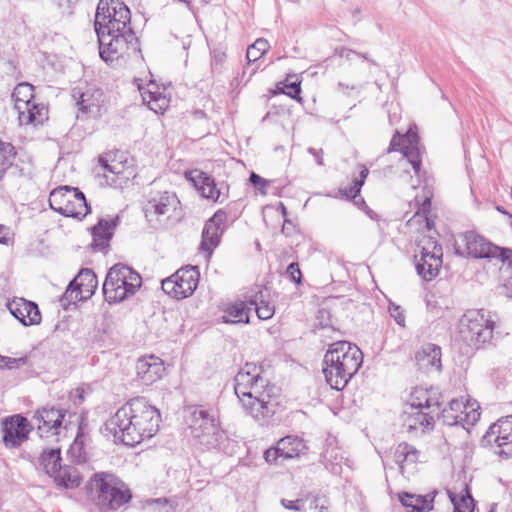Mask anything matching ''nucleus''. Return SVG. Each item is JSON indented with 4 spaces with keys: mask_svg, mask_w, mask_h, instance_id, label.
<instances>
[{
    "mask_svg": "<svg viewBox=\"0 0 512 512\" xmlns=\"http://www.w3.org/2000/svg\"><path fill=\"white\" fill-rule=\"evenodd\" d=\"M116 155L107 153L99 157V166L102 172L98 171L97 175H102L105 182L109 186H120L129 179L126 167L122 160H116Z\"/></svg>",
    "mask_w": 512,
    "mask_h": 512,
    "instance_id": "18",
    "label": "nucleus"
},
{
    "mask_svg": "<svg viewBox=\"0 0 512 512\" xmlns=\"http://www.w3.org/2000/svg\"><path fill=\"white\" fill-rule=\"evenodd\" d=\"M33 85L19 83L13 91L14 109L17 111L20 125H39L48 118V110L35 101Z\"/></svg>",
    "mask_w": 512,
    "mask_h": 512,
    "instance_id": "10",
    "label": "nucleus"
},
{
    "mask_svg": "<svg viewBox=\"0 0 512 512\" xmlns=\"http://www.w3.org/2000/svg\"><path fill=\"white\" fill-rule=\"evenodd\" d=\"M16 156L15 148L12 144L0 141V180L9 167L12 166Z\"/></svg>",
    "mask_w": 512,
    "mask_h": 512,
    "instance_id": "43",
    "label": "nucleus"
},
{
    "mask_svg": "<svg viewBox=\"0 0 512 512\" xmlns=\"http://www.w3.org/2000/svg\"><path fill=\"white\" fill-rule=\"evenodd\" d=\"M159 410L144 398H134L120 407L104 424L102 432L115 443L135 446L150 439L159 430Z\"/></svg>",
    "mask_w": 512,
    "mask_h": 512,
    "instance_id": "1",
    "label": "nucleus"
},
{
    "mask_svg": "<svg viewBox=\"0 0 512 512\" xmlns=\"http://www.w3.org/2000/svg\"><path fill=\"white\" fill-rule=\"evenodd\" d=\"M415 360L418 368L425 373H429L431 371H440L441 349L435 344H425L416 353Z\"/></svg>",
    "mask_w": 512,
    "mask_h": 512,
    "instance_id": "29",
    "label": "nucleus"
},
{
    "mask_svg": "<svg viewBox=\"0 0 512 512\" xmlns=\"http://www.w3.org/2000/svg\"><path fill=\"white\" fill-rule=\"evenodd\" d=\"M57 486L74 489L81 484L82 477L79 471L72 466H59L58 471L51 476Z\"/></svg>",
    "mask_w": 512,
    "mask_h": 512,
    "instance_id": "37",
    "label": "nucleus"
},
{
    "mask_svg": "<svg viewBox=\"0 0 512 512\" xmlns=\"http://www.w3.org/2000/svg\"><path fill=\"white\" fill-rule=\"evenodd\" d=\"M39 465L44 470V472L50 477L58 471L59 466L61 465V457H60V449L59 448H50L45 449L40 458Z\"/></svg>",
    "mask_w": 512,
    "mask_h": 512,
    "instance_id": "41",
    "label": "nucleus"
},
{
    "mask_svg": "<svg viewBox=\"0 0 512 512\" xmlns=\"http://www.w3.org/2000/svg\"><path fill=\"white\" fill-rule=\"evenodd\" d=\"M287 276L292 280L293 282L299 284L301 282V271L299 268V265L297 263H291L288 265L286 270Z\"/></svg>",
    "mask_w": 512,
    "mask_h": 512,
    "instance_id": "53",
    "label": "nucleus"
},
{
    "mask_svg": "<svg viewBox=\"0 0 512 512\" xmlns=\"http://www.w3.org/2000/svg\"><path fill=\"white\" fill-rule=\"evenodd\" d=\"M118 217L106 216L101 218L93 227V246L104 249L111 240L114 229L118 225Z\"/></svg>",
    "mask_w": 512,
    "mask_h": 512,
    "instance_id": "32",
    "label": "nucleus"
},
{
    "mask_svg": "<svg viewBox=\"0 0 512 512\" xmlns=\"http://www.w3.org/2000/svg\"><path fill=\"white\" fill-rule=\"evenodd\" d=\"M509 296L512 297V292H511V294Z\"/></svg>",
    "mask_w": 512,
    "mask_h": 512,
    "instance_id": "63",
    "label": "nucleus"
},
{
    "mask_svg": "<svg viewBox=\"0 0 512 512\" xmlns=\"http://www.w3.org/2000/svg\"><path fill=\"white\" fill-rule=\"evenodd\" d=\"M325 502L324 497L307 495L302 505V512H328Z\"/></svg>",
    "mask_w": 512,
    "mask_h": 512,
    "instance_id": "46",
    "label": "nucleus"
},
{
    "mask_svg": "<svg viewBox=\"0 0 512 512\" xmlns=\"http://www.w3.org/2000/svg\"><path fill=\"white\" fill-rule=\"evenodd\" d=\"M216 417L217 416L213 411L206 410L203 407L191 408L188 424L189 428L191 429L192 436H195L199 432L203 431L204 427L208 426L206 422H210V420H214Z\"/></svg>",
    "mask_w": 512,
    "mask_h": 512,
    "instance_id": "39",
    "label": "nucleus"
},
{
    "mask_svg": "<svg viewBox=\"0 0 512 512\" xmlns=\"http://www.w3.org/2000/svg\"><path fill=\"white\" fill-rule=\"evenodd\" d=\"M278 450H280L282 458L292 459L305 454L307 446L297 436H286L278 441Z\"/></svg>",
    "mask_w": 512,
    "mask_h": 512,
    "instance_id": "36",
    "label": "nucleus"
},
{
    "mask_svg": "<svg viewBox=\"0 0 512 512\" xmlns=\"http://www.w3.org/2000/svg\"><path fill=\"white\" fill-rule=\"evenodd\" d=\"M261 373L260 366L246 363L235 376L234 390L245 412L263 425L275 414L277 402Z\"/></svg>",
    "mask_w": 512,
    "mask_h": 512,
    "instance_id": "2",
    "label": "nucleus"
},
{
    "mask_svg": "<svg viewBox=\"0 0 512 512\" xmlns=\"http://www.w3.org/2000/svg\"><path fill=\"white\" fill-rule=\"evenodd\" d=\"M359 176L355 177L352 181V185L349 188L344 189V195L349 198H355L364 184L365 179L369 174V170L364 165H358Z\"/></svg>",
    "mask_w": 512,
    "mask_h": 512,
    "instance_id": "45",
    "label": "nucleus"
},
{
    "mask_svg": "<svg viewBox=\"0 0 512 512\" xmlns=\"http://www.w3.org/2000/svg\"><path fill=\"white\" fill-rule=\"evenodd\" d=\"M484 439L495 443L496 453L501 457H512V415L499 419L486 432Z\"/></svg>",
    "mask_w": 512,
    "mask_h": 512,
    "instance_id": "16",
    "label": "nucleus"
},
{
    "mask_svg": "<svg viewBox=\"0 0 512 512\" xmlns=\"http://www.w3.org/2000/svg\"><path fill=\"white\" fill-rule=\"evenodd\" d=\"M70 400L74 405H80L84 401V389L76 388L70 392Z\"/></svg>",
    "mask_w": 512,
    "mask_h": 512,
    "instance_id": "57",
    "label": "nucleus"
},
{
    "mask_svg": "<svg viewBox=\"0 0 512 512\" xmlns=\"http://www.w3.org/2000/svg\"><path fill=\"white\" fill-rule=\"evenodd\" d=\"M388 311L390 316L395 320V322L402 328L406 327V317L405 310L400 306L393 302L389 303Z\"/></svg>",
    "mask_w": 512,
    "mask_h": 512,
    "instance_id": "49",
    "label": "nucleus"
},
{
    "mask_svg": "<svg viewBox=\"0 0 512 512\" xmlns=\"http://www.w3.org/2000/svg\"><path fill=\"white\" fill-rule=\"evenodd\" d=\"M363 362V353L347 341L332 343L324 355L323 373L331 388L342 390Z\"/></svg>",
    "mask_w": 512,
    "mask_h": 512,
    "instance_id": "3",
    "label": "nucleus"
},
{
    "mask_svg": "<svg viewBox=\"0 0 512 512\" xmlns=\"http://www.w3.org/2000/svg\"><path fill=\"white\" fill-rule=\"evenodd\" d=\"M269 42L264 38H258L247 49L246 58L248 62H255L260 59L269 49Z\"/></svg>",
    "mask_w": 512,
    "mask_h": 512,
    "instance_id": "44",
    "label": "nucleus"
},
{
    "mask_svg": "<svg viewBox=\"0 0 512 512\" xmlns=\"http://www.w3.org/2000/svg\"><path fill=\"white\" fill-rule=\"evenodd\" d=\"M420 456L421 452L407 442L398 444L394 451V460L402 474L406 472L407 468L415 465L420 460Z\"/></svg>",
    "mask_w": 512,
    "mask_h": 512,
    "instance_id": "35",
    "label": "nucleus"
},
{
    "mask_svg": "<svg viewBox=\"0 0 512 512\" xmlns=\"http://www.w3.org/2000/svg\"><path fill=\"white\" fill-rule=\"evenodd\" d=\"M13 244H14L13 231L9 227L0 224V245L13 246Z\"/></svg>",
    "mask_w": 512,
    "mask_h": 512,
    "instance_id": "52",
    "label": "nucleus"
},
{
    "mask_svg": "<svg viewBox=\"0 0 512 512\" xmlns=\"http://www.w3.org/2000/svg\"><path fill=\"white\" fill-rule=\"evenodd\" d=\"M478 408L476 402H470L464 398L453 399L449 402L448 407L442 410L441 417L444 424L459 425L468 431L480 418Z\"/></svg>",
    "mask_w": 512,
    "mask_h": 512,
    "instance_id": "14",
    "label": "nucleus"
},
{
    "mask_svg": "<svg viewBox=\"0 0 512 512\" xmlns=\"http://www.w3.org/2000/svg\"><path fill=\"white\" fill-rule=\"evenodd\" d=\"M308 152L314 157L316 163L318 165H323V151L322 150H317L315 148H309L308 149Z\"/></svg>",
    "mask_w": 512,
    "mask_h": 512,
    "instance_id": "58",
    "label": "nucleus"
},
{
    "mask_svg": "<svg viewBox=\"0 0 512 512\" xmlns=\"http://www.w3.org/2000/svg\"><path fill=\"white\" fill-rule=\"evenodd\" d=\"M450 502L453 505V512H473L476 503L467 484L457 490L456 488L447 491Z\"/></svg>",
    "mask_w": 512,
    "mask_h": 512,
    "instance_id": "34",
    "label": "nucleus"
},
{
    "mask_svg": "<svg viewBox=\"0 0 512 512\" xmlns=\"http://www.w3.org/2000/svg\"><path fill=\"white\" fill-rule=\"evenodd\" d=\"M97 492L96 504L102 510H116L128 503L132 497L130 490L114 474L100 472L92 478Z\"/></svg>",
    "mask_w": 512,
    "mask_h": 512,
    "instance_id": "8",
    "label": "nucleus"
},
{
    "mask_svg": "<svg viewBox=\"0 0 512 512\" xmlns=\"http://www.w3.org/2000/svg\"><path fill=\"white\" fill-rule=\"evenodd\" d=\"M98 41L100 56L106 62L130 58L140 52L133 30L114 34L99 32Z\"/></svg>",
    "mask_w": 512,
    "mask_h": 512,
    "instance_id": "9",
    "label": "nucleus"
},
{
    "mask_svg": "<svg viewBox=\"0 0 512 512\" xmlns=\"http://www.w3.org/2000/svg\"><path fill=\"white\" fill-rule=\"evenodd\" d=\"M178 1L182 2V3H187V4L190 2V0H178Z\"/></svg>",
    "mask_w": 512,
    "mask_h": 512,
    "instance_id": "62",
    "label": "nucleus"
},
{
    "mask_svg": "<svg viewBox=\"0 0 512 512\" xmlns=\"http://www.w3.org/2000/svg\"><path fill=\"white\" fill-rule=\"evenodd\" d=\"M186 179L189 180L195 189L203 198L216 202L221 196V189L217 188L212 177L200 170H191L185 173Z\"/></svg>",
    "mask_w": 512,
    "mask_h": 512,
    "instance_id": "27",
    "label": "nucleus"
},
{
    "mask_svg": "<svg viewBox=\"0 0 512 512\" xmlns=\"http://www.w3.org/2000/svg\"><path fill=\"white\" fill-rule=\"evenodd\" d=\"M77 94L81 118H97L101 115L104 103V94L101 90L89 88L84 92H75L73 96L76 97Z\"/></svg>",
    "mask_w": 512,
    "mask_h": 512,
    "instance_id": "25",
    "label": "nucleus"
},
{
    "mask_svg": "<svg viewBox=\"0 0 512 512\" xmlns=\"http://www.w3.org/2000/svg\"><path fill=\"white\" fill-rule=\"evenodd\" d=\"M415 204L417 206V210H416L414 216L408 221V224L413 225L416 222H419V223L423 222L424 227L427 230H430L431 222L428 217V215L430 213V207H431L430 196L425 195L424 197H421V198L416 196Z\"/></svg>",
    "mask_w": 512,
    "mask_h": 512,
    "instance_id": "42",
    "label": "nucleus"
},
{
    "mask_svg": "<svg viewBox=\"0 0 512 512\" xmlns=\"http://www.w3.org/2000/svg\"><path fill=\"white\" fill-rule=\"evenodd\" d=\"M178 204L179 200L176 194L168 191L157 192L149 199L146 206V213L157 216L168 215L171 211L176 209Z\"/></svg>",
    "mask_w": 512,
    "mask_h": 512,
    "instance_id": "30",
    "label": "nucleus"
},
{
    "mask_svg": "<svg viewBox=\"0 0 512 512\" xmlns=\"http://www.w3.org/2000/svg\"><path fill=\"white\" fill-rule=\"evenodd\" d=\"M436 413L424 410H408L405 411L404 426L409 432L424 433L431 429L434 425Z\"/></svg>",
    "mask_w": 512,
    "mask_h": 512,
    "instance_id": "31",
    "label": "nucleus"
},
{
    "mask_svg": "<svg viewBox=\"0 0 512 512\" xmlns=\"http://www.w3.org/2000/svg\"><path fill=\"white\" fill-rule=\"evenodd\" d=\"M55 3H57L58 5H63V2L65 0H53Z\"/></svg>",
    "mask_w": 512,
    "mask_h": 512,
    "instance_id": "61",
    "label": "nucleus"
},
{
    "mask_svg": "<svg viewBox=\"0 0 512 512\" xmlns=\"http://www.w3.org/2000/svg\"><path fill=\"white\" fill-rule=\"evenodd\" d=\"M409 409L439 413L440 393L435 388L415 387L408 400Z\"/></svg>",
    "mask_w": 512,
    "mask_h": 512,
    "instance_id": "22",
    "label": "nucleus"
},
{
    "mask_svg": "<svg viewBox=\"0 0 512 512\" xmlns=\"http://www.w3.org/2000/svg\"><path fill=\"white\" fill-rule=\"evenodd\" d=\"M200 273L197 267L180 268L171 277L162 280V290L176 299H184L193 294L199 283Z\"/></svg>",
    "mask_w": 512,
    "mask_h": 512,
    "instance_id": "13",
    "label": "nucleus"
},
{
    "mask_svg": "<svg viewBox=\"0 0 512 512\" xmlns=\"http://www.w3.org/2000/svg\"><path fill=\"white\" fill-rule=\"evenodd\" d=\"M267 292L266 288H262L261 286H256L255 289H252L246 296V302L253 306L257 316L262 320L270 319L275 312V308L273 305L265 301L264 293Z\"/></svg>",
    "mask_w": 512,
    "mask_h": 512,
    "instance_id": "33",
    "label": "nucleus"
},
{
    "mask_svg": "<svg viewBox=\"0 0 512 512\" xmlns=\"http://www.w3.org/2000/svg\"><path fill=\"white\" fill-rule=\"evenodd\" d=\"M338 454L339 453L336 449L327 450L324 454L326 466L333 473L342 472V461L344 460V458L343 456H339Z\"/></svg>",
    "mask_w": 512,
    "mask_h": 512,
    "instance_id": "47",
    "label": "nucleus"
},
{
    "mask_svg": "<svg viewBox=\"0 0 512 512\" xmlns=\"http://www.w3.org/2000/svg\"><path fill=\"white\" fill-rule=\"evenodd\" d=\"M136 373L144 385H151L164 376V362L154 355L141 357L136 363Z\"/></svg>",
    "mask_w": 512,
    "mask_h": 512,
    "instance_id": "24",
    "label": "nucleus"
},
{
    "mask_svg": "<svg viewBox=\"0 0 512 512\" xmlns=\"http://www.w3.org/2000/svg\"><path fill=\"white\" fill-rule=\"evenodd\" d=\"M8 309L24 326L37 325L41 322L38 305L24 298H16L9 302Z\"/></svg>",
    "mask_w": 512,
    "mask_h": 512,
    "instance_id": "26",
    "label": "nucleus"
},
{
    "mask_svg": "<svg viewBox=\"0 0 512 512\" xmlns=\"http://www.w3.org/2000/svg\"><path fill=\"white\" fill-rule=\"evenodd\" d=\"M26 364V358H13L0 355V368L1 369H17Z\"/></svg>",
    "mask_w": 512,
    "mask_h": 512,
    "instance_id": "50",
    "label": "nucleus"
},
{
    "mask_svg": "<svg viewBox=\"0 0 512 512\" xmlns=\"http://www.w3.org/2000/svg\"><path fill=\"white\" fill-rule=\"evenodd\" d=\"M285 88L283 90V93L290 96L293 99H296L297 101L301 102L302 99L300 97L301 87L300 82H288V79L286 80L284 84Z\"/></svg>",
    "mask_w": 512,
    "mask_h": 512,
    "instance_id": "51",
    "label": "nucleus"
},
{
    "mask_svg": "<svg viewBox=\"0 0 512 512\" xmlns=\"http://www.w3.org/2000/svg\"><path fill=\"white\" fill-rule=\"evenodd\" d=\"M456 252L473 258L498 259L512 269V249L494 245L481 235L467 231L456 241Z\"/></svg>",
    "mask_w": 512,
    "mask_h": 512,
    "instance_id": "6",
    "label": "nucleus"
},
{
    "mask_svg": "<svg viewBox=\"0 0 512 512\" xmlns=\"http://www.w3.org/2000/svg\"><path fill=\"white\" fill-rule=\"evenodd\" d=\"M335 54L338 55L341 58L346 59L347 61H353L355 57H361L367 61H369L373 65H378L376 61L369 58L368 54L366 53H358L354 50L348 49L346 47H340L335 50Z\"/></svg>",
    "mask_w": 512,
    "mask_h": 512,
    "instance_id": "48",
    "label": "nucleus"
},
{
    "mask_svg": "<svg viewBox=\"0 0 512 512\" xmlns=\"http://www.w3.org/2000/svg\"><path fill=\"white\" fill-rule=\"evenodd\" d=\"M399 500L408 510L407 512H424L433 509L432 500H428L425 496L402 493Z\"/></svg>",
    "mask_w": 512,
    "mask_h": 512,
    "instance_id": "40",
    "label": "nucleus"
},
{
    "mask_svg": "<svg viewBox=\"0 0 512 512\" xmlns=\"http://www.w3.org/2000/svg\"><path fill=\"white\" fill-rule=\"evenodd\" d=\"M226 221L225 212H216L205 224L202 232L201 250L210 257L213 250L220 243L221 235L224 231V223Z\"/></svg>",
    "mask_w": 512,
    "mask_h": 512,
    "instance_id": "21",
    "label": "nucleus"
},
{
    "mask_svg": "<svg viewBox=\"0 0 512 512\" xmlns=\"http://www.w3.org/2000/svg\"><path fill=\"white\" fill-rule=\"evenodd\" d=\"M207 427L204 430L193 436L198 443L207 449H225V442L227 436L223 430L219 427L218 418L206 422Z\"/></svg>",
    "mask_w": 512,
    "mask_h": 512,
    "instance_id": "28",
    "label": "nucleus"
},
{
    "mask_svg": "<svg viewBox=\"0 0 512 512\" xmlns=\"http://www.w3.org/2000/svg\"><path fill=\"white\" fill-rule=\"evenodd\" d=\"M246 300L244 302H236L228 305L221 316L223 323L238 324L249 322V310L251 308L246 307Z\"/></svg>",
    "mask_w": 512,
    "mask_h": 512,
    "instance_id": "38",
    "label": "nucleus"
},
{
    "mask_svg": "<svg viewBox=\"0 0 512 512\" xmlns=\"http://www.w3.org/2000/svg\"><path fill=\"white\" fill-rule=\"evenodd\" d=\"M496 210H497V211H499V212H500V213H502V214L508 215V216H509V218H512V215H511V214H509L506 210H504V209H503V207H501V206H497V207H496Z\"/></svg>",
    "mask_w": 512,
    "mask_h": 512,
    "instance_id": "59",
    "label": "nucleus"
},
{
    "mask_svg": "<svg viewBox=\"0 0 512 512\" xmlns=\"http://www.w3.org/2000/svg\"><path fill=\"white\" fill-rule=\"evenodd\" d=\"M143 102L157 114H163L169 107L170 96L165 87L159 86L152 79L144 83L143 79H135Z\"/></svg>",
    "mask_w": 512,
    "mask_h": 512,
    "instance_id": "17",
    "label": "nucleus"
},
{
    "mask_svg": "<svg viewBox=\"0 0 512 512\" xmlns=\"http://www.w3.org/2000/svg\"><path fill=\"white\" fill-rule=\"evenodd\" d=\"M129 8L121 0H100L95 15V31L114 34L132 30Z\"/></svg>",
    "mask_w": 512,
    "mask_h": 512,
    "instance_id": "7",
    "label": "nucleus"
},
{
    "mask_svg": "<svg viewBox=\"0 0 512 512\" xmlns=\"http://www.w3.org/2000/svg\"><path fill=\"white\" fill-rule=\"evenodd\" d=\"M391 151H401L403 158L411 164L415 173L419 174L421 160L415 126L410 127L404 135H400L399 132L395 133L388 148V152Z\"/></svg>",
    "mask_w": 512,
    "mask_h": 512,
    "instance_id": "15",
    "label": "nucleus"
},
{
    "mask_svg": "<svg viewBox=\"0 0 512 512\" xmlns=\"http://www.w3.org/2000/svg\"><path fill=\"white\" fill-rule=\"evenodd\" d=\"M49 205L54 211L66 216L82 219L89 211L84 194L77 188L61 186L49 195Z\"/></svg>",
    "mask_w": 512,
    "mask_h": 512,
    "instance_id": "11",
    "label": "nucleus"
},
{
    "mask_svg": "<svg viewBox=\"0 0 512 512\" xmlns=\"http://www.w3.org/2000/svg\"><path fill=\"white\" fill-rule=\"evenodd\" d=\"M142 278L132 268L116 264L112 266L103 284V294L109 304L119 303L134 295L141 287Z\"/></svg>",
    "mask_w": 512,
    "mask_h": 512,
    "instance_id": "5",
    "label": "nucleus"
},
{
    "mask_svg": "<svg viewBox=\"0 0 512 512\" xmlns=\"http://www.w3.org/2000/svg\"><path fill=\"white\" fill-rule=\"evenodd\" d=\"M281 456L280 450H278V443L275 447H271L264 452V459L267 463H274Z\"/></svg>",
    "mask_w": 512,
    "mask_h": 512,
    "instance_id": "56",
    "label": "nucleus"
},
{
    "mask_svg": "<svg viewBox=\"0 0 512 512\" xmlns=\"http://www.w3.org/2000/svg\"><path fill=\"white\" fill-rule=\"evenodd\" d=\"M495 321L489 311L473 309L466 311L458 324L460 339L470 348L478 349L493 337Z\"/></svg>",
    "mask_w": 512,
    "mask_h": 512,
    "instance_id": "4",
    "label": "nucleus"
},
{
    "mask_svg": "<svg viewBox=\"0 0 512 512\" xmlns=\"http://www.w3.org/2000/svg\"><path fill=\"white\" fill-rule=\"evenodd\" d=\"M3 441L6 447L16 448L27 438L30 425L25 417L15 415L3 422Z\"/></svg>",
    "mask_w": 512,
    "mask_h": 512,
    "instance_id": "20",
    "label": "nucleus"
},
{
    "mask_svg": "<svg viewBox=\"0 0 512 512\" xmlns=\"http://www.w3.org/2000/svg\"><path fill=\"white\" fill-rule=\"evenodd\" d=\"M441 245L432 236H423L417 243L415 255L417 273L425 280L434 279L442 265Z\"/></svg>",
    "mask_w": 512,
    "mask_h": 512,
    "instance_id": "12",
    "label": "nucleus"
},
{
    "mask_svg": "<svg viewBox=\"0 0 512 512\" xmlns=\"http://www.w3.org/2000/svg\"><path fill=\"white\" fill-rule=\"evenodd\" d=\"M305 501H306V497L300 498V499H297L294 501L282 499L281 504L286 509L302 512V505Z\"/></svg>",
    "mask_w": 512,
    "mask_h": 512,
    "instance_id": "55",
    "label": "nucleus"
},
{
    "mask_svg": "<svg viewBox=\"0 0 512 512\" xmlns=\"http://www.w3.org/2000/svg\"><path fill=\"white\" fill-rule=\"evenodd\" d=\"M98 285L97 277L91 269H82L69 284L65 295L72 300L90 298Z\"/></svg>",
    "mask_w": 512,
    "mask_h": 512,
    "instance_id": "19",
    "label": "nucleus"
},
{
    "mask_svg": "<svg viewBox=\"0 0 512 512\" xmlns=\"http://www.w3.org/2000/svg\"><path fill=\"white\" fill-rule=\"evenodd\" d=\"M65 413L55 408H43L36 412L34 419L41 437L56 436L60 433Z\"/></svg>",
    "mask_w": 512,
    "mask_h": 512,
    "instance_id": "23",
    "label": "nucleus"
},
{
    "mask_svg": "<svg viewBox=\"0 0 512 512\" xmlns=\"http://www.w3.org/2000/svg\"><path fill=\"white\" fill-rule=\"evenodd\" d=\"M249 180L255 187H257L261 191L262 194H266L265 189H266L267 185L269 184V182L266 179L262 178L261 176H259L256 173L252 172Z\"/></svg>",
    "mask_w": 512,
    "mask_h": 512,
    "instance_id": "54",
    "label": "nucleus"
},
{
    "mask_svg": "<svg viewBox=\"0 0 512 512\" xmlns=\"http://www.w3.org/2000/svg\"><path fill=\"white\" fill-rule=\"evenodd\" d=\"M280 206H281V212H282V214H283V215H286V208H285V206H284L282 203L280 204Z\"/></svg>",
    "mask_w": 512,
    "mask_h": 512,
    "instance_id": "60",
    "label": "nucleus"
}]
</instances>
